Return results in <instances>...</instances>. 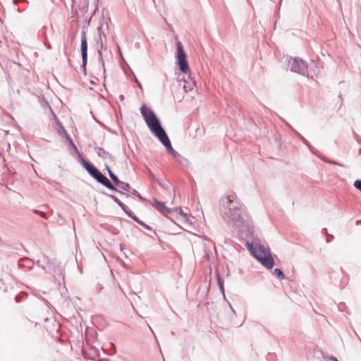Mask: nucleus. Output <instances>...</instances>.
I'll return each mask as SVG.
<instances>
[{"mask_svg":"<svg viewBox=\"0 0 361 361\" xmlns=\"http://www.w3.org/2000/svg\"><path fill=\"white\" fill-rule=\"evenodd\" d=\"M170 219L174 221L175 224L180 226L182 228L186 227L190 225V216L186 214H183L180 209H175L171 212Z\"/></svg>","mask_w":361,"mask_h":361,"instance_id":"obj_3","label":"nucleus"},{"mask_svg":"<svg viewBox=\"0 0 361 361\" xmlns=\"http://www.w3.org/2000/svg\"><path fill=\"white\" fill-rule=\"evenodd\" d=\"M158 138L161 142V143L166 147L169 153H170L171 154L175 153V150L173 149L170 140L166 133Z\"/></svg>","mask_w":361,"mask_h":361,"instance_id":"obj_9","label":"nucleus"},{"mask_svg":"<svg viewBox=\"0 0 361 361\" xmlns=\"http://www.w3.org/2000/svg\"><path fill=\"white\" fill-rule=\"evenodd\" d=\"M84 166L88 173L93 177L99 173V171L94 166L87 162L84 163Z\"/></svg>","mask_w":361,"mask_h":361,"instance_id":"obj_11","label":"nucleus"},{"mask_svg":"<svg viewBox=\"0 0 361 361\" xmlns=\"http://www.w3.org/2000/svg\"><path fill=\"white\" fill-rule=\"evenodd\" d=\"M117 186L125 190H128L130 188V185L128 183H126L121 180L117 185Z\"/></svg>","mask_w":361,"mask_h":361,"instance_id":"obj_13","label":"nucleus"},{"mask_svg":"<svg viewBox=\"0 0 361 361\" xmlns=\"http://www.w3.org/2000/svg\"><path fill=\"white\" fill-rule=\"evenodd\" d=\"M195 86V81L192 80H190L189 81H184L183 88L186 92H190L193 90Z\"/></svg>","mask_w":361,"mask_h":361,"instance_id":"obj_12","label":"nucleus"},{"mask_svg":"<svg viewBox=\"0 0 361 361\" xmlns=\"http://www.w3.org/2000/svg\"><path fill=\"white\" fill-rule=\"evenodd\" d=\"M252 255L257 258L261 264L268 269H271L274 265V259L271 257L269 249L264 246L256 244L250 248Z\"/></svg>","mask_w":361,"mask_h":361,"instance_id":"obj_2","label":"nucleus"},{"mask_svg":"<svg viewBox=\"0 0 361 361\" xmlns=\"http://www.w3.org/2000/svg\"><path fill=\"white\" fill-rule=\"evenodd\" d=\"M33 212L36 214H39V215H40L42 217L44 218V219H47V216H46V214L44 212H40V211H38V210H36V209H34Z\"/></svg>","mask_w":361,"mask_h":361,"instance_id":"obj_17","label":"nucleus"},{"mask_svg":"<svg viewBox=\"0 0 361 361\" xmlns=\"http://www.w3.org/2000/svg\"><path fill=\"white\" fill-rule=\"evenodd\" d=\"M152 206L157 210H158L159 212H160L161 213H162L163 214H165V215H167V214H171V212H173V210H170L169 209H168L165 206L164 203H163L161 202L157 201V200L154 201Z\"/></svg>","mask_w":361,"mask_h":361,"instance_id":"obj_8","label":"nucleus"},{"mask_svg":"<svg viewBox=\"0 0 361 361\" xmlns=\"http://www.w3.org/2000/svg\"><path fill=\"white\" fill-rule=\"evenodd\" d=\"M112 180L115 183V184L117 185L118 184V183L120 182L119 179L118 178V177L115 175L114 176H113L111 178Z\"/></svg>","mask_w":361,"mask_h":361,"instance_id":"obj_19","label":"nucleus"},{"mask_svg":"<svg viewBox=\"0 0 361 361\" xmlns=\"http://www.w3.org/2000/svg\"><path fill=\"white\" fill-rule=\"evenodd\" d=\"M140 111L147 126L157 137H161L164 133H166L161 128L156 115L151 109L143 105L141 107Z\"/></svg>","mask_w":361,"mask_h":361,"instance_id":"obj_1","label":"nucleus"},{"mask_svg":"<svg viewBox=\"0 0 361 361\" xmlns=\"http://www.w3.org/2000/svg\"><path fill=\"white\" fill-rule=\"evenodd\" d=\"M291 70L296 73H302L305 69V63L302 61L293 59L290 61Z\"/></svg>","mask_w":361,"mask_h":361,"instance_id":"obj_7","label":"nucleus"},{"mask_svg":"<svg viewBox=\"0 0 361 361\" xmlns=\"http://www.w3.org/2000/svg\"><path fill=\"white\" fill-rule=\"evenodd\" d=\"M176 47L178 52L177 59L179 68L183 73H188L190 71V68L188 61L186 60V55L183 50V47L181 42L179 41L177 42Z\"/></svg>","mask_w":361,"mask_h":361,"instance_id":"obj_4","label":"nucleus"},{"mask_svg":"<svg viewBox=\"0 0 361 361\" xmlns=\"http://www.w3.org/2000/svg\"><path fill=\"white\" fill-rule=\"evenodd\" d=\"M235 197H236L235 195H234V194L228 195L226 197L227 204H228L229 207H231V204L233 203Z\"/></svg>","mask_w":361,"mask_h":361,"instance_id":"obj_14","label":"nucleus"},{"mask_svg":"<svg viewBox=\"0 0 361 361\" xmlns=\"http://www.w3.org/2000/svg\"><path fill=\"white\" fill-rule=\"evenodd\" d=\"M81 52H82V61L84 63H86L87 59V42L86 36L84 34V35L82 37L81 39Z\"/></svg>","mask_w":361,"mask_h":361,"instance_id":"obj_10","label":"nucleus"},{"mask_svg":"<svg viewBox=\"0 0 361 361\" xmlns=\"http://www.w3.org/2000/svg\"><path fill=\"white\" fill-rule=\"evenodd\" d=\"M235 204L237 205L233 206V208H229L231 218L233 221H238L240 220V213L241 212V204L238 202H235Z\"/></svg>","mask_w":361,"mask_h":361,"instance_id":"obj_6","label":"nucleus"},{"mask_svg":"<svg viewBox=\"0 0 361 361\" xmlns=\"http://www.w3.org/2000/svg\"><path fill=\"white\" fill-rule=\"evenodd\" d=\"M171 155L174 157V158H177L178 156H179V154L175 151V153H173L171 154Z\"/></svg>","mask_w":361,"mask_h":361,"instance_id":"obj_21","label":"nucleus"},{"mask_svg":"<svg viewBox=\"0 0 361 361\" xmlns=\"http://www.w3.org/2000/svg\"><path fill=\"white\" fill-rule=\"evenodd\" d=\"M94 178L107 188L114 191H117L116 188L113 185L109 180L104 175H102L99 171Z\"/></svg>","mask_w":361,"mask_h":361,"instance_id":"obj_5","label":"nucleus"},{"mask_svg":"<svg viewBox=\"0 0 361 361\" xmlns=\"http://www.w3.org/2000/svg\"><path fill=\"white\" fill-rule=\"evenodd\" d=\"M355 187L361 191V180H357L354 183Z\"/></svg>","mask_w":361,"mask_h":361,"instance_id":"obj_16","label":"nucleus"},{"mask_svg":"<svg viewBox=\"0 0 361 361\" xmlns=\"http://www.w3.org/2000/svg\"><path fill=\"white\" fill-rule=\"evenodd\" d=\"M0 283H2V280L1 279H0Z\"/></svg>","mask_w":361,"mask_h":361,"instance_id":"obj_22","label":"nucleus"},{"mask_svg":"<svg viewBox=\"0 0 361 361\" xmlns=\"http://www.w3.org/2000/svg\"><path fill=\"white\" fill-rule=\"evenodd\" d=\"M114 201L118 203L119 206H121L122 208H123L124 204L116 197H113Z\"/></svg>","mask_w":361,"mask_h":361,"instance_id":"obj_18","label":"nucleus"},{"mask_svg":"<svg viewBox=\"0 0 361 361\" xmlns=\"http://www.w3.org/2000/svg\"><path fill=\"white\" fill-rule=\"evenodd\" d=\"M274 275L276 276L279 279H283L284 278V275L283 272L279 269H275L274 270Z\"/></svg>","mask_w":361,"mask_h":361,"instance_id":"obj_15","label":"nucleus"},{"mask_svg":"<svg viewBox=\"0 0 361 361\" xmlns=\"http://www.w3.org/2000/svg\"><path fill=\"white\" fill-rule=\"evenodd\" d=\"M108 172H109V176L111 177V178L115 176V174L113 173V172L111 171L110 169H108Z\"/></svg>","mask_w":361,"mask_h":361,"instance_id":"obj_20","label":"nucleus"}]
</instances>
